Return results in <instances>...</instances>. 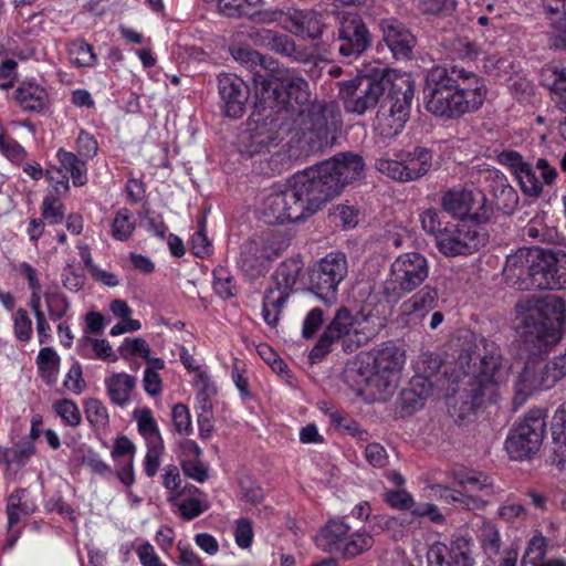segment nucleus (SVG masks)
I'll return each mask as SVG.
<instances>
[{"label":"nucleus","instance_id":"ea45409f","mask_svg":"<svg viewBox=\"0 0 566 566\" xmlns=\"http://www.w3.org/2000/svg\"><path fill=\"white\" fill-rule=\"evenodd\" d=\"M458 0H420L419 10L423 14L437 15V17H449L455 10Z\"/></svg>","mask_w":566,"mask_h":566},{"label":"nucleus","instance_id":"603ef678","mask_svg":"<svg viewBox=\"0 0 566 566\" xmlns=\"http://www.w3.org/2000/svg\"><path fill=\"white\" fill-rule=\"evenodd\" d=\"M181 469L186 476L199 483H203L209 478V469L200 459L182 460Z\"/></svg>","mask_w":566,"mask_h":566},{"label":"nucleus","instance_id":"37998d69","mask_svg":"<svg viewBox=\"0 0 566 566\" xmlns=\"http://www.w3.org/2000/svg\"><path fill=\"white\" fill-rule=\"evenodd\" d=\"M44 298L48 305L49 316L52 321H59L67 313L70 303L63 294L48 292Z\"/></svg>","mask_w":566,"mask_h":566},{"label":"nucleus","instance_id":"7c9ffc66","mask_svg":"<svg viewBox=\"0 0 566 566\" xmlns=\"http://www.w3.org/2000/svg\"><path fill=\"white\" fill-rule=\"evenodd\" d=\"M453 478L458 484L469 485L468 488H465L467 492H480L482 495L486 497H491L494 494V486L492 480L482 472L461 470L454 472Z\"/></svg>","mask_w":566,"mask_h":566},{"label":"nucleus","instance_id":"7ed1b4c3","mask_svg":"<svg viewBox=\"0 0 566 566\" xmlns=\"http://www.w3.org/2000/svg\"><path fill=\"white\" fill-rule=\"evenodd\" d=\"M457 364L463 377L457 380L459 388L452 389L448 406L453 417L464 420L485 398L492 402L496 400L497 388L507 380L511 366L501 347L486 338L461 353Z\"/></svg>","mask_w":566,"mask_h":566},{"label":"nucleus","instance_id":"39448f33","mask_svg":"<svg viewBox=\"0 0 566 566\" xmlns=\"http://www.w3.org/2000/svg\"><path fill=\"white\" fill-rule=\"evenodd\" d=\"M255 91V108L284 112L290 116H298L312 103L308 83L301 76L286 73L277 76L273 69L260 66L253 73Z\"/></svg>","mask_w":566,"mask_h":566},{"label":"nucleus","instance_id":"473e14b6","mask_svg":"<svg viewBox=\"0 0 566 566\" xmlns=\"http://www.w3.org/2000/svg\"><path fill=\"white\" fill-rule=\"evenodd\" d=\"M431 153L426 148H416L412 156H409L403 161L405 177L408 181L416 180L424 176L431 168L432 165Z\"/></svg>","mask_w":566,"mask_h":566},{"label":"nucleus","instance_id":"4be33fe9","mask_svg":"<svg viewBox=\"0 0 566 566\" xmlns=\"http://www.w3.org/2000/svg\"><path fill=\"white\" fill-rule=\"evenodd\" d=\"M531 271L533 273V290H552V262L554 252L539 248H528Z\"/></svg>","mask_w":566,"mask_h":566},{"label":"nucleus","instance_id":"dca6fc26","mask_svg":"<svg viewBox=\"0 0 566 566\" xmlns=\"http://www.w3.org/2000/svg\"><path fill=\"white\" fill-rule=\"evenodd\" d=\"M356 317L352 311L345 306L339 307L332 321L327 324L324 333L321 335L314 347L311 349L308 358L314 363L321 361L332 350L333 344L343 340L350 334Z\"/></svg>","mask_w":566,"mask_h":566},{"label":"nucleus","instance_id":"f257e3e1","mask_svg":"<svg viewBox=\"0 0 566 566\" xmlns=\"http://www.w3.org/2000/svg\"><path fill=\"white\" fill-rule=\"evenodd\" d=\"M364 159L353 153H340L301 172L289 186L269 195L263 214L269 223L304 220L329 200L339 196L345 187L363 176Z\"/></svg>","mask_w":566,"mask_h":566},{"label":"nucleus","instance_id":"c03bdc74","mask_svg":"<svg viewBox=\"0 0 566 566\" xmlns=\"http://www.w3.org/2000/svg\"><path fill=\"white\" fill-rule=\"evenodd\" d=\"M375 168L391 178L392 180L399 182H408L407 177H405V166L403 161L379 158L375 163Z\"/></svg>","mask_w":566,"mask_h":566},{"label":"nucleus","instance_id":"f8f14e48","mask_svg":"<svg viewBox=\"0 0 566 566\" xmlns=\"http://www.w3.org/2000/svg\"><path fill=\"white\" fill-rule=\"evenodd\" d=\"M483 223L470 224L468 221L449 227L438 235V250L446 256L469 255L489 242L490 235Z\"/></svg>","mask_w":566,"mask_h":566},{"label":"nucleus","instance_id":"ddd939ff","mask_svg":"<svg viewBox=\"0 0 566 566\" xmlns=\"http://www.w3.org/2000/svg\"><path fill=\"white\" fill-rule=\"evenodd\" d=\"M373 34L361 15L352 12L338 17L335 43L343 57L357 59L373 44Z\"/></svg>","mask_w":566,"mask_h":566},{"label":"nucleus","instance_id":"6e6552de","mask_svg":"<svg viewBox=\"0 0 566 566\" xmlns=\"http://www.w3.org/2000/svg\"><path fill=\"white\" fill-rule=\"evenodd\" d=\"M286 243L275 231L268 229L254 234L241 245L239 266L250 277L263 276L272 261L281 255Z\"/></svg>","mask_w":566,"mask_h":566},{"label":"nucleus","instance_id":"a878e982","mask_svg":"<svg viewBox=\"0 0 566 566\" xmlns=\"http://www.w3.org/2000/svg\"><path fill=\"white\" fill-rule=\"evenodd\" d=\"M345 377L347 381L353 382V385L358 389H360L363 385H366L369 388L370 386L378 388L379 392L382 394L384 397L390 395L396 388V376H391L389 374H380L381 379L379 380L378 385H376L371 381L373 375L370 376L366 373H363L361 366L348 367L345 371Z\"/></svg>","mask_w":566,"mask_h":566},{"label":"nucleus","instance_id":"5701e85b","mask_svg":"<svg viewBox=\"0 0 566 566\" xmlns=\"http://www.w3.org/2000/svg\"><path fill=\"white\" fill-rule=\"evenodd\" d=\"M405 364V353L395 345H386L376 352L373 361V384L378 385L380 374L396 376Z\"/></svg>","mask_w":566,"mask_h":566},{"label":"nucleus","instance_id":"de8ad7c7","mask_svg":"<svg viewBox=\"0 0 566 566\" xmlns=\"http://www.w3.org/2000/svg\"><path fill=\"white\" fill-rule=\"evenodd\" d=\"M450 51L458 59L473 60L479 55V46L468 38H454L451 40Z\"/></svg>","mask_w":566,"mask_h":566},{"label":"nucleus","instance_id":"e2e57ef3","mask_svg":"<svg viewBox=\"0 0 566 566\" xmlns=\"http://www.w3.org/2000/svg\"><path fill=\"white\" fill-rule=\"evenodd\" d=\"M199 436L208 439L213 431L211 403L206 397L202 398L201 412L198 415Z\"/></svg>","mask_w":566,"mask_h":566},{"label":"nucleus","instance_id":"5fc2aeb1","mask_svg":"<svg viewBox=\"0 0 566 566\" xmlns=\"http://www.w3.org/2000/svg\"><path fill=\"white\" fill-rule=\"evenodd\" d=\"M441 368V359L437 355L422 354L421 359L418 363L417 374L418 376H427L437 382L438 374Z\"/></svg>","mask_w":566,"mask_h":566},{"label":"nucleus","instance_id":"20e7f679","mask_svg":"<svg viewBox=\"0 0 566 566\" xmlns=\"http://www.w3.org/2000/svg\"><path fill=\"white\" fill-rule=\"evenodd\" d=\"M423 96L429 113L443 119H457L483 105L486 87L473 72L457 66H436L427 73Z\"/></svg>","mask_w":566,"mask_h":566},{"label":"nucleus","instance_id":"c756f323","mask_svg":"<svg viewBox=\"0 0 566 566\" xmlns=\"http://www.w3.org/2000/svg\"><path fill=\"white\" fill-rule=\"evenodd\" d=\"M493 205L495 209L503 214H512L518 205V195L516 190L504 179L500 178L493 182Z\"/></svg>","mask_w":566,"mask_h":566},{"label":"nucleus","instance_id":"6e6d98bb","mask_svg":"<svg viewBox=\"0 0 566 566\" xmlns=\"http://www.w3.org/2000/svg\"><path fill=\"white\" fill-rule=\"evenodd\" d=\"M421 226L423 230L430 234H433L436 242L438 243V235L442 234L444 230L449 229L448 226L442 224L440 213L434 209H428L421 214Z\"/></svg>","mask_w":566,"mask_h":566},{"label":"nucleus","instance_id":"4468645a","mask_svg":"<svg viewBox=\"0 0 566 566\" xmlns=\"http://www.w3.org/2000/svg\"><path fill=\"white\" fill-rule=\"evenodd\" d=\"M381 32L379 46L385 44L396 61H409L413 56L417 38L398 19L387 18L378 22Z\"/></svg>","mask_w":566,"mask_h":566},{"label":"nucleus","instance_id":"c9c22d12","mask_svg":"<svg viewBox=\"0 0 566 566\" xmlns=\"http://www.w3.org/2000/svg\"><path fill=\"white\" fill-rule=\"evenodd\" d=\"M302 268V262L296 259H289L282 262L274 274L276 287L292 292L298 280Z\"/></svg>","mask_w":566,"mask_h":566},{"label":"nucleus","instance_id":"412c9836","mask_svg":"<svg viewBox=\"0 0 566 566\" xmlns=\"http://www.w3.org/2000/svg\"><path fill=\"white\" fill-rule=\"evenodd\" d=\"M263 0H217L218 12L228 18H248L261 22L276 21L270 12L260 11Z\"/></svg>","mask_w":566,"mask_h":566},{"label":"nucleus","instance_id":"58836bf2","mask_svg":"<svg viewBox=\"0 0 566 566\" xmlns=\"http://www.w3.org/2000/svg\"><path fill=\"white\" fill-rule=\"evenodd\" d=\"M35 452V447L32 442H19L12 448L4 449L2 452V461L7 467L17 464L18 467L24 465L28 460Z\"/></svg>","mask_w":566,"mask_h":566},{"label":"nucleus","instance_id":"4c0bfd02","mask_svg":"<svg viewBox=\"0 0 566 566\" xmlns=\"http://www.w3.org/2000/svg\"><path fill=\"white\" fill-rule=\"evenodd\" d=\"M72 64L76 66H92L96 62L93 46L82 39L74 40L69 48Z\"/></svg>","mask_w":566,"mask_h":566},{"label":"nucleus","instance_id":"2f4dec72","mask_svg":"<svg viewBox=\"0 0 566 566\" xmlns=\"http://www.w3.org/2000/svg\"><path fill=\"white\" fill-rule=\"evenodd\" d=\"M269 50L294 62L304 63L308 61V54L304 49L297 46L290 35L277 31L273 33Z\"/></svg>","mask_w":566,"mask_h":566},{"label":"nucleus","instance_id":"b1692460","mask_svg":"<svg viewBox=\"0 0 566 566\" xmlns=\"http://www.w3.org/2000/svg\"><path fill=\"white\" fill-rule=\"evenodd\" d=\"M18 104L29 112H42L49 105V95L39 84L23 82L14 92Z\"/></svg>","mask_w":566,"mask_h":566},{"label":"nucleus","instance_id":"774afa93","mask_svg":"<svg viewBox=\"0 0 566 566\" xmlns=\"http://www.w3.org/2000/svg\"><path fill=\"white\" fill-rule=\"evenodd\" d=\"M436 381L427 378V376L415 375L408 382L407 388L415 391L418 398L426 400L431 396Z\"/></svg>","mask_w":566,"mask_h":566},{"label":"nucleus","instance_id":"09e8293b","mask_svg":"<svg viewBox=\"0 0 566 566\" xmlns=\"http://www.w3.org/2000/svg\"><path fill=\"white\" fill-rule=\"evenodd\" d=\"M85 413L92 424L104 426L108 421L107 409L99 399L90 398L86 400Z\"/></svg>","mask_w":566,"mask_h":566},{"label":"nucleus","instance_id":"0e129e2a","mask_svg":"<svg viewBox=\"0 0 566 566\" xmlns=\"http://www.w3.org/2000/svg\"><path fill=\"white\" fill-rule=\"evenodd\" d=\"M552 436L556 443L566 446V402L555 412Z\"/></svg>","mask_w":566,"mask_h":566},{"label":"nucleus","instance_id":"a18cd8bd","mask_svg":"<svg viewBox=\"0 0 566 566\" xmlns=\"http://www.w3.org/2000/svg\"><path fill=\"white\" fill-rule=\"evenodd\" d=\"M118 350L124 359H128L130 356L148 358V355L150 354L148 344L145 339L139 337L125 338Z\"/></svg>","mask_w":566,"mask_h":566},{"label":"nucleus","instance_id":"a211bd4d","mask_svg":"<svg viewBox=\"0 0 566 566\" xmlns=\"http://www.w3.org/2000/svg\"><path fill=\"white\" fill-rule=\"evenodd\" d=\"M266 115L262 122H255L239 136V150L242 155L253 157L270 151L277 145V125Z\"/></svg>","mask_w":566,"mask_h":566},{"label":"nucleus","instance_id":"0eeeda50","mask_svg":"<svg viewBox=\"0 0 566 566\" xmlns=\"http://www.w3.org/2000/svg\"><path fill=\"white\" fill-rule=\"evenodd\" d=\"M429 275V264L418 252L400 254L390 266V275L384 283V296L388 302H398L419 287Z\"/></svg>","mask_w":566,"mask_h":566},{"label":"nucleus","instance_id":"6ab92c4d","mask_svg":"<svg viewBox=\"0 0 566 566\" xmlns=\"http://www.w3.org/2000/svg\"><path fill=\"white\" fill-rule=\"evenodd\" d=\"M280 14L283 17V28L289 32L301 36L303 39L317 40L321 39L324 31L323 15L313 10H293L292 12L283 13L282 11L270 12L269 18H276Z\"/></svg>","mask_w":566,"mask_h":566},{"label":"nucleus","instance_id":"9d476101","mask_svg":"<svg viewBox=\"0 0 566 566\" xmlns=\"http://www.w3.org/2000/svg\"><path fill=\"white\" fill-rule=\"evenodd\" d=\"M347 273L346 255L342 252H331L311 269L308 290L332 305L337 301L338 286Z\"/></svg>","mask_w":566,"mask_h":566},{"label":"nucleus","instance_id":"bb28decb","mask_svg":"<svg viewBox=\"0 0 566 566\" xmlns=\"http://www.w3.org/2000/svg\"><path fill=\"white\" fill-rule=\"evenodd\" d=\"M349 525L343 520H331L322 528L318 536V545L327 552H336L345 542L349 533Z\"/></svg>","mask_w":566,"mask_h":566},{"label":"nucleus","instance_id":"72a5a7b5","mask_svg":"<svg viewBox=\"0 0 566 566\" xmlns=\"http://www.w3.org/2000/svg\"><path fill=\"white\" fill-rule=\"evenodd\" d=\"M374 537L369 533L355 532L347 535L337 553L346 559H352L369 551L374 546Z\"/></svg>","mask_w":566,"mask_h":566},{"label":"nucleus","instance_id":"e433bc0d","mask_svg":"<svg viewBox=\"0 0 566 566\" xmlns=\"http://www.w3.org/2000/svg\"><path fill=\"white\" fill-rule=\"evenodd\" d=\"M60 356L52 347H43L36 357V366L41 373V377L48 385H53L59 373Z\"/></svg>","mask_w":566,"mask_h":566},{"label":"nucleus","instance_id":"cd10ccee","mask_svg":"<svg viewBox=\"0 0 566 566\" xmlns=\"http://www.w3.org/2000/svg\"><path fill=\"white\" fill-rule=\"evenodd\" d=\"M105 386L111 400L117 406H124L136 386V378L125 373H117L105 380Z\"/></svg>","mask_w":566,"mask_h":566},{"label":"nucleus","instance_id":"8fccbe9b","mask_svg":"<svg viewBox=\"0 0 566 566\" xmlns=\"http://www.w3.org/2000/svg\"><path fill=\"white\" fill-rule=\"evenodd\" d=\"M171 417L174 427L179 434L189 436L192 432L191 418L186 405H175Z\"/></svg>","mask_w":566,"mask_h":566},{"label":"nucleus","instance_id":"680f3d73","mask_svg":"<svg viewBox=\"0 0 566 566\" xmlns=\"http://www.w3.org/2000/svg\"><path fill=\"white\" fill-rule=\"evenodd\" d=\"M231 52H232L233 57L237 61H239L241 63L249 64L252 67V74L261 65L265 66L263 56L256 51H253L248 48H237V49H232Z\"/></svg>","mask_w":566,"mask_h":566},{"label":"nucleus","instance_id":"864d4df0","mask_svg":"<svg viewBox=\"0 0 566 566\" xmlns=\"http://www.w3.org/2000/svg\"><path fill=\"white\" fill-rule=\"evenodd\" d=\"M129 213L126 209H122L116 213L113 221V237L117 240H126L130 237L134 230V223L129 221Z\"/></svg>","mask_w":566,"mask_h":566},{"label":"nucleus","instance_id":"9b49d317","mask_svg":"<svg viewBox=\"0 0 566 566\" xmlns=\"http://www.w3.org/2000/svg\"><path fill=\"white\" fill-rule=\"evenodd\" d=\"M441 206L453 217L475 223H488L494 213V207L479 189L449 190L442 196Z\"/></svg>","mask_w":566,"mask_h":566},{"label":"nucleus","instance_id":"4d7b16f0","mask_svg":"<svg viewBox=\"0 0 566 566\" xmlns=\"http://www.w3.org/2000/svg\"><path fill=\"white\" fill-rule=\"evenodd\" d=\"M325 322V313L319 307L312 308L303 323L302 335L304 338H312Z\"/></svg>","mask_w":566,"mask_h":566},{"label":"nucleus","instance_id":"338daca9","mask_svg":"<svg viewBox=\"0 0 566 566\" xmlns=\"http://www.w3.org/2000/svg\"><path fill=\"white\" fill-rule=\"evenodd\" d=\"M192 249L193 253L199 258H203L210 253L211 245L206 234L205 218L199 220V230L192 235Z\"/></svg>","mask_w":566,"mask_h":566},{"label":"nucleus","instance_id":"3c124183","mask_svg":"<svg viewBox=\"0 0 566 566\" xmlns=\"http://www.w3.org/2000/svg\"><path fill=\"white\" fill-rule=\"evenodd\" d=\"M552 290H560L566 287V253L563 251L554 252V261L552 262Z\"/></svg>","mask_w":566,"mask_h":566},{"label":"nucleus","instance_id":"f704fd0d","mask_svg":"<svg viewBox=\"0 0 566 566\" xmlns=\"http://www.w3.org/2000/svg\"><path fill=\"white\" fill-rule=\"evenodd\" d=\"M57 159L60 161V168L63 172L70 174L73 180V185L81 187L86 182V164L81 160L75 154L60 149L57 151Z\"/></svg>","mask_w":566,"mask_h":566},{"label":"nucleus","instance_id":"f03ea898","mask_svg":"<svg viewBox=\"0 0 566 566\" xmlns=\"http://www.w3.org/2000/svg\"><path fill=\"white\" fill-rule=\"evenodd\" d=\"M347 113L364 115L377 111V122L386 137L398 135L410 118L415 81L388 67H373L368 73L337 83Z\"/></svg>","mask_w":566,"mask_h":566},{"label":"nucleus","instance_id":"bf43d9fd","mask_svg":"<svg viewBox=\"0 0 566 566\" xmlns=\"http://www.w3.org/2000/svg\"><path fill=\"white\" fill-rule=\"evenodd\" d=\"M63 385L76 395H80L86 388L82 366L77 360L72 364Z\"/></svg>","mask_w":566,"mask_h":566},{"label":"nucleus","instance_id":"f3484780","mask_svg":"<svg viewBox=\"0 0 566 566\" xmlns=\"http://www.w3.org/2000/svg\"><path fill=\"white\" fill-rule=\"evenodd\" d=\"M218 92L222 111L227 117L241 118L250 97L248 84L235 74L224 73L218 76Z\"/></svg>","mask_w":566,"mask_h":566},{"label":"nucleus","instance_id":"49530a36","mask_svg":"<svg viewBox=\"0 0 566 566\" xmlns=\"http://www.w3.org/2000/svg\"><path fill=\"white\" fill-rule=\"evenodd\" d=\"M56 413L70 426L76 427L81 423V413L76 403L70 399H62L54 405Z\"/></svg>","mask_w":566,"mask_h":566},{"label":"nucleus","instance_id":"c85d7f7f","mask_svg":"<svg viewBox=\"0 0 566 566\" xmlns=\"http://www.w3.org/2000/svg\"><path fill=\"white\" fill-rule=\"evenodd\" d=\"M546 548V538L542 535L534 536L523 555L522 566H566L564 560L547 559Z\"/></svg>","mask_w":566,"mask_h":566},{"label":"nucleus","instance_id":"052dcab7","mask_svg":"<svg viewBox=\"0 0 566 566\" xmlns=\"http://www.w3.org/2000/svg\"><path fill=\"white\" fill-rule=\"evenodd\" d=\"M398 401L402 413L410 416L416 410L422 408L426 400L418 398V395L415 391L406 387L400 391Z\"/></svg>","mask_w":566,"mask_h":566},{"label":"nucleus","instance_id":"423d86ee","mask_svg":"<svg viewBox=\"0 0 566 566\" xmlns=\"http://www.w3.org/2000/svg\"><path fill=\"white\" fill-rule=\"evenodd\" d=\"M294 124L308 151L319 153L335 144L343 120L335 103L313 101L295 117Z\"/></svg>","mask_w":566,"mask_h":566},{"label":"nucleus","instance_id":"79ce46f5","mask_svg":"<svg viewBox=\"0 0 566 566\" xmlns=\"http://www.w3.org/2000/svg\"><path fill=\"white\" fill-rule=\"evenodd\" d=\"M134 413L138 423L139 432L147 438L155 437L159 441L160 448H164L163 440L151 411L148 408H145L136 410Z\"/></svg>","mask_w":566,"mask_h":566},{"label":"nucleus","instance_id":"393cba45","mask_svg":"<svg viewBox=\"0 0 566 566\" xmlns=\"http://www.w3.org/2000/svg\"><path fill=\"white\" fill-rule=\"evenodd\" d=\"M438 300V290L431 285H424L420 291L402 303V310L407 315L424 317L426 314L437 307Z\"/></svg>","mask_w":566,"mask_h":566},{"label":"nucleus","instance_id":"a19ab883","mask_svg":"<svg viewBox=\"0 0 566 566\" xmlns=\"http://www.w3.org/2000/svg\"><path fill=\"white\" fill-rule=\"evenodd\" d=\"M518 179L522 191L530 197H538L543 191V185L530 164L524 166L515 176Z\"/></svg>","mask_w":566,"mask_h":566},{"label":"nucleus","instance_id":"2eb2a0df","mask_svg":"<svg viewBox=\"0 0 566 566\" xmlns=\"http://www.w3.org/2000/svg\"><path fill=\"white\" fill-rule=\"evenodd\" d=\"M474 545L471 539L460 536L447 546L434 543L427 552V566H474Z\"/></svg>","mask_w":566,"mask_h":566},{"label":"nucleus","instance_id":"13d9d810","mask_svg":"<svg viewBox=\"0 0 566 566\" xmlns=\"http://www.w3.org/2000/svg\"><path fill=\"white\" fill-rule=\"evenodd\" d=\"M14 335L21 342H27L32 335V322L24 308H18L14 314Z\"/></svg>","mask_w":566,"mask_h":566},{"label":"nucleus","instance_id":"aec40b11","mask_svg":"<svg viewBox=\"0 0 566 566\" xmlns=\"http://www.w3.org/2000/svg\"><path fill=\"white\" fill-rule=\"evenodd\" d=\"M505 282L518 291L533 290L528 248H523L506 256L503 269Z\"/></svg>","mask_w":566,"mask_h":566},{"label":"nucleus","instance_id":"1a4fd4ad","mask_svg":"<svg viewBox=\"0 0 566 566\" xmlns=\"http://www.w3.org/2000/svg\"><path fill=\"white\" fill-rule=\"evenodd\" d=\"M546 432L545 412L533 409L515 426L505 441V449L513 460L530 459L543 442Z\"/></svg>","mask_w":566,"mask_h":566},{"label":"nucleus","instance_id":"69168bd1","mask_svg":"<svg viewBox=\"0 0 566 566\" xmlns=\"http://www.w3.org/2000/svg\"><path fill=\"white\" fill-rule=\"evenodd\" d=\"M82 463L88 467L95 474L107 478L113 475L112 468L105 463L93 450L87 451V453L82 458Z\"/></svg>","mask_w":566,"mask_h":566}]
</instances>
